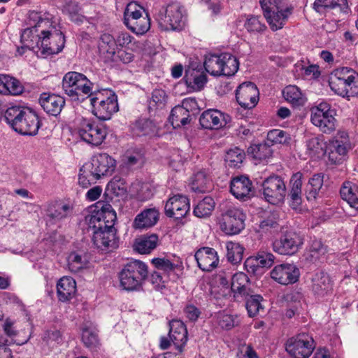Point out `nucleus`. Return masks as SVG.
I'll return each mask as SVG.
<instances>
[{"mask_svg":"<svg viewBox=\"0 0 358 358\" xmlns=\"http://www.w3.org/2000/svg\"><path fill=\"white\" fill-rule=\"evenodd\" d=\"M303 245L302 238L296 233L289 231L282 234L272 243L274 252L281 255H293Z\"/></svg>","mask_w":358,"mask_h":358,"instance_id":"obj_15","label":"nucleus"},{"mask_svg":"<svg viewBox=\"0 0 358 358\" xmlns=\"http://www.w3.org/2000/svg\"><path fill=\"white\" fill-rule=\"evenodd\" d=\"M82 341L84 345L90 348L96 347L99 342L97 334L87 328L83 330Z\"/></svg>","mask_w":358,"mask_h":358,"instance_id":"obj_60","label":"nucleus"},{"mask_svg":"<svg viewBox=\"0 0 358 358\" xmlns=\"http://www.w3.org/2000/svg\"><path fill=\"white\" fill-rule=\"evenodd\" d=\"M147 265L139 260H134L124 266L118 273L120 287L127 291L138 289L148 277Z\"/></svg>","mask_w":358,"mask_h":358,"instance_id":"obj_6","label":"nucleus"},{"mask_svg":"<svg viewBox=\"0 0 358 358\" xmlns=\"http://www.w3.org/2000/svg\"><path fill=\"white\" fill-rule=\"evenodd\" d=\"M263 194L267 202L278 205L284 201L287 189L283 179L276 175L266 178L262 184Z\"/></svg>","mask_w":358,"mask_h":358,"instance_id":"obj_14","label":"nucleus"},{"mask_svg":"<svg viewBox=\"0 0 358 358\" xmlns=\"http://www.w3.org/2000/svg\"><path fill=\"white\" fill-rule=\"evenodd\" d=\"M259 3L273 31L282 29L292 11L291 8L284 6L278 0H260Z\"/></svg>","mask_w":358,"mask_h":358,"instance_id":"obj_8","label":"nucleus"},{"mask_svg":"<svg viewBox=\"0 0 358 358\" xmlns=\"http://www.w3.org/2000/svg\"><path fill=\"white\" fill-rule=\"evenodd\" d=\"M285 99L294 106H303L305 103V98L300 89L296 85L287 86L282 90Z\"/></svg>","mask_w":358,"mask_h":358,"instance_id":"obj_40","label":"nucleus"},{"mask_svg":"<svg viewBox=\"0 0 358 358\" xmlns=\"http://www.w3.org/2000/svg\"><path fill=\"white\" fill-rule=\"evenodd\" d=\"M327 252V247L320 240H313L309 248V257L311 261H317Z\"/></svg>","mask_w":358,"mask_h":358,"instance_id":"obj_58","label":"nucleus"},{"mask_svg":"<svg viewBox=\"0 0 358 358\" xmlns=\"http://www.w3.org/2000/svg\"><path fill=\"white\" fill-rule=\"evenodd\" d=\"M231 120L229 115L218 110H205L199 117L201 126L207 129H218L225 127Z\"/></svg>","mask_w":358,"mask_h":358,"instance_id":"obj_21","label":"nucleus"},{"mask_svg":"<svg viewBox=\"0 0 358 358\" xmlns=\"http://www.w3.org/2000/svg\"><path fill=\"white\" fill-rule=\"evenodd\" d=\"M231 289L234 299L238 301L247 298L250 293H252L250 288L249 278L243 272L236 273L232 276Z\"/></svg>","mask_w":358,"mask_h":358,"instance_id":"obj_26","label":"nucleus"},{"mask_svg":"<svg viewBox=\"0 0 358 358\" xmlns=\"http://www.w3.org/2000/svg\"><path fill=\"white\" fill-rule=\"evenodd\" d=\"M194 259L200 269L203 271H210L216 268L219 263L217 252L214 248L203 247L199 249L194 255Z\"/></svg>","mask_w":358,"mask_h":358,"instance_id":"obj_24","label":"nucleus"},{"mask_svg":"<svg viewBox=\"0 0 358 358\" xmlns=\"http://www.w3.org/2000/svg\"><path fill=\"white\" fill-rule=\"evenodd\" d=\"M169 337L178 352H182L187 341L186 326L181 320H173L169 322Z\"/></svg>","mask_w":358,"mask_h":358,"instance_id":"obj_25","label":"nucleus"},{"mask_svg":"<svg viewBox=\"0 0 358 358\" xmlns=\"http://www.w3.org/2000/svg\"><path fill=\"white\" fill-rule=\"evenodd\" d=\"M76 292V283L73 278L64 276L57 284V294L60 301L71 300Z\"/></svg>","mask_w":358,"mask_h":358,"instance_id":"obj_30","label":"nucleus"},{"mask_svg":"<svg viewBox=\"0 0 358 358\" xmlns=\"http://www.w3.org/2000/svg\"><path fill=\"white\" fill-rule=\"evenodd\" d=\"M313 7L317 11H320L321 8L326 9H338L345 11L347 8L346 0H315Z\"/></svg>","mask_w":358,"mask_h":358,"instance_id":"obj_52","label":"nucleus"},{"mask_svg":"<svg viewBox=\"0 0 358 358\" xmlns=\"http://www.w3.org/2000/svg\"><path fill=\"white\" fill-rule=\"evenodd\" d=\"M45 220L47 225L55 224L66 218L71 213L69 205L61 201H50L45 205Z\"/></svg>","mask_w":358,"mask_h":358,"instance_id":"obj_22","label":"nucleus"},{"mask_svg":"<svg viewBox=\"0 0 358 358\" xmlns=\"http://www.w3.org/2000/svg\"><path fill=\"white\" fill-rule=\"evenodd\" d=\"M41 34L34 27L25 29L21 34L20 43L28 48L29 50L35 52L39 55Z\"/></svg>","mask_w":358,"mask_h":358,"instance_id":"obj_31","label":"nucleus"},{"mask_svg":"<svg viewBox=\"0 0 358 358\" xmlns=\"http://www.w3.org/2000/svg\"><path fill=\"white\" fill-rule=\"evenodd\" d=\"M331 151L329 153V159L334 164H338L342 160L348 150L350 148V145L334 144L331 143Z\"/></svg>","mask_w":358,"mask_h":358,"instance_id":"obj_56","label":"nucleus"},{"mask_svg":"<svg viewBox=\"0 0 358 358\" xmlns=\"http://www.w3.org/2000/svg\"><path fill=\"white\" fill-rule=\"evenodd\" d=\"M165 276L162 272L155 271L151 273L149 282L155 289L157 291L162 290L166 287V280L164 279Z\"/></svg>","mask_w":358,"mask_h":358,"instance_id":"obj_62","label":"nucleus"},{"mask_svg":"<svg viewBox=\"0 0 358 358\" xmlns=\"http://www.w3.org/2000/svg\"><path fill=\"white\" fill-rule=\"evenodd\" d=\"M222 73L221 76H234L239 68V62L237 58L230 53H222Z\"/></svg>","mask_w":358,"mask_h":358,"instance_id":"obj_36","label":"nucleus"},{"mask_svg":"<svg viewBox=\"0 0 358 358\" xmlns=\"http://www.w3.org/2000/svg\"><path fill=\"white\" fill-rule=\"evenodd\" d=\"M215 205V201L211 196H206L194 208V214L198 217L208 216L214 210Z\"/></svg>","mask_w":358,"mask_h":358,"instance_id":"obj_50","label":"nucleus"},{"mask_svg":"<svg viewBox=\"0 0 358 358\" xmlns=\"http://www.w3.org/2000/svg\"><path fill=\"white\" fill-rule=\"evenodd\" d=\"M115 160L107 153L94 155L90 162L85 163L80 169L78 184L87 188L102 176L110 175L115 168Z\"/></svg>","mask_w":358,"mask_h":358,"instance_id":"obj_3","label":"nucleus"},{"mask_svg":"<svg viewBox=\"0 0 358 358\" xmlns=\"http://www.w3.org/2000/svg\"><path fill=\"white\" fill-rule=\"evenodd\" d=\"M243 300H245V308L250 317H255L261 310L264 311V307L262 304L263 297L261 295L250 293L247 298H243Z\"/></svg>","mask_w":358,"mask_h":358,"instance_id":"obj_41","label":"nucleus"},{"mask_svg":"<svg viewBox=\"0 0 358 358\" xmlns=\"http://www.w3.org/2000/svg\"><path fill=\"white\" fill-rule=\"evenodd\" d=\"M210 180L208 178L204 171H199L194 174L192 188L198 192H205L210 189Z\"/></svg>","mask_w":358,"mask_h":358,"instance_id":"obj_51","label":"nucleus"},{"mask_svg":"<svg viewBox=\"0 0 358 358\" xmlns=\"http://www.w3.org/2000/svg\"><path fill=\"white\" fill-rule=\"evenodd\" d=\"M133 135L136 136H152L156 133V125L147 118H140L131 125Z\"/></svg>","mask_w":358,"mask_h":358,"instance_id":"obj_32","label":"nucleus"},{"mask_svg":"<svg viewBox=\"0 0 358 358\" xmlns=\"http://www.w3.org/2000/svg\"><path fill=\"white\" fill-rule=\"evenodd\" d=\"M39 103L48 114L57 116L64 106L65 100L59 95L43 93L39 98Z\"/></svg>","mask_w":358,"mask_h":358,"instance_id":"obj_27","label":"nucleus"},{"mask_svg":"<svg viewBox=\"0 0 358 358\" xmlns=\"http://www.w3.org/2000/svg\"><path fill=\"white\" fill-rule=\"evenodd\" d=\"M244 267L248 273L253 275H257L262 272V268L256 256L247 258L244 263Z\"/></svg>","mask_w":358,"mask_h":358,"instance_id":"obj_64","label":"nucleus"},{"mask_svg":"<svg viewBox=\"0 0 358 358\" xmlns=\"http://www.w3.org/2000/svg\"><path fill=\"white\" fill-rule=\"evenodd\" d=\"M236 98L238 104L245 109H251L258 103L259 90L252 82L241 84L236 90Z\"/></svg>","mask_w":358,"mask_h":358,"instance_id":"obj_20","label":"nucleus"},{"mask_svg":"<svg viewBox=\"0 0 358 358\" xmlns=\"http://www.w3.org/2000/svg\"><path fill=\"white\" fill-rule=\"evenodd\" d=\"M256 257L262 269L271 267L275 261V256L271 252L264 250L259 251Z\"/></svg>","mask_w":358,"mask_h":358,"instance_id":"obj_61","label":"nucleus"},{"mask_svg":"<svg viewBox=\"0 0 358 358\" xmlns=\"http://www.w3.org/2000/svg\"><path fill=\"white\" fill-rule=\"evenodd\" d=\"M116 47L130 48L132 50L138 47V42L135 38L126 31L119 32L115 36Z\"/></svg>","mask_w":358,"mask_h":358,"instance_id":"obj_54","label":"nucleus"},{"mask_svg":"<svg viewBox=\"0 0 358 358\" xmlns=\"http://www.w3.org/2000/svg\"><path fill=\"white\" fill-rule=\"evenodd\" d=\"M29 24L31 27L38 29L39 27H43L49 24L48 19L43 18L41 13L35 10L31 11L29 14Z\"/></svg>","mask_w":358,"mask_h":358,"instance_id":"obj_63","label":"nucleus"},{"mask_svg":"<svg viewBox=\"0 0 358 358\" xmlns=\"http://www.w3.org/2000/svg\"><path fill=\"white\" fill-rule=\"evenodd\" d=\"M331 90L336 94L348 98L358 95V73L351 68L335 69L329 81Z\"/></svg>","mask_w":358,"mask_h":358,"instance_id":"obj_4","label":"nucleus"},{"mask_svg":"<svg viewBox=\"0 0 358 358\" xmlns=\"http://www.w3.org/2000/svg\"><path fill=\"white\" fill-rule=\"evenodd\" d=\"M78 134L87 144L99 146L106 139L108 131L106 127L103 124L83 119L78 127Z\"/></svg>","mask_w":358,"mask_h":358,"instance_id":"obj_11","label":"nucleus"},{"mask_svg":"<svg viewBox=\"0 0 358 358\" xmlns=\"http://www.w3.org/2000/svg\"><path fill=\"white\" fill-rule=\"evenodd\" d=\"M309 287L315 298L324 299L333 294L334 282L327 273L318 271L312 275Z\"/></svg>","mask_w":358,"mask_h":358,"instance_id":"obj_17","label":"nucleus"},{"mask_svg":"<svg viewBox=\"0 0 358 358\" xmlns=\"http://www.w3.org/2000/svg\"><path fill=\"white\" fill-rule=\"evenodd\" d=\"M116 49L115 37L108 33H103L100 36L99 41L100 52L107 53L112 56L115 54Z\"/></svg>","mask_w":358,"mask_h":358,"instance_id":"obj_48","label":"nucleus"},{"mask_svg":"<svg viewBox=\"0 0 358 358\" xmlns=\"http://www.w3.org/2000/svg\"><path fill=\"white\" fill-rule=\"evenodd\" d=\"M151 262L157 270V271H162L164 275H166V278H168L169 274L177 268L176 264L164 257L154 258L152 259Z\"/></svg>","mask_w":358,"mask_h":358,"instance_id":"obj_53","label":"nucleus"},{"mask_svg":"<svg viewBox=\"0 0 358 358\" xmlns=\"http://www.w3.org/2000/svg\"><path fill=\"white\" fill-rule=\"evenodd\" d=\"M62 13L69 16V19L77 24L83 23L85 16L80 13V7L76 1L66 2L62 8Z\"/></svg>","mask_w":358,"mask_h":358,"instance_id":"obj_45","label":"nucleus"},{"mask_svg":"<svg viewBox=\"0 0 358 358\" xmlns=\"http://www.w3.org/2000/svg\"><path fill=\"white\" fill-rule=\"evenodd\" d=\"M116 213L110 203L98 201L95 209L85 217L88 231H92L93 244L107 252L118 247L117 230L114 227Z\"/></svg>","mask_w":358,"mask_h":358,"instance_id":"obj_1","label":"nucleus"},{"mask_svg":"<svg viewBox=\"0 0 358 358\" xmlns=\"http://www.w3.org/2000/svg\"><path fill=\"white\" fill-rule=\"evenodd\" d=\"M159 217V213L157 208L144 209L134 218L133 227L136 229L150 228L157 224Z\"/></svg>","mask_w":358,"mask_h":358,"instance_id":"obj_28","label":"nucleus"},{"mask_svg":"<svg viewBox=\"0 0 358 358\" xmlns=\"http://www.w3.org/2000/svg\"><path fill=\"white\" fill-rule=\"evenodd\" d=\"M267 140L273 143L287 144L291 140L290 135L280 129H273L268 132Z\"/></svg>","mask_w":358,"mask_h":358,"instance_id":"obj_57","label":"nucleus"},{"mask_svg":"<svg viewBox=\"0 0 358 358\" xmlns=\"http://www.w3.org/2000/svg\"><path fill=\"white\" fill-rule=\"evenodd\" d=\"M158 236L155 234L143 235L136 239L134 248L138 253L149 254L157 245Z\"/></svg>","mask_w":358,"mask_h":358,"instance_id":"obj_33","label":"nucleus"},{"mask_svg":"<svg viewBox=\"0 0 358 358\" xmlns=\"http://www.w3.org/2000/svg\"><path fill=\"white\" fill-rule=\"evenodd\" d=\"M323 185V175L317 173L310 178L306 187V196L308 201L315 200Z\"/></svg>","mask_w":358,"mask_h":358,"instance_id":"obj_39","label":"nucleus"},{"mask_svg":"<svg viewBox=\"0 0 358 358\" xmlns=\"http://www.w3.org/2000/svg\"><path fill=\"white\" fill-rule=\"evenodd\" d=\"M23 91L24 86L19 80L10 75L0 74V94L16 96Z\"/></svg>","mask_w":358,"mask_h":358,"instance_id":"obj_29","label":"nucleus"},{"mask_svg":"<svg viewBox=\"0 0 358 358\" xmlns=\"http://www.w3.org/2000/svg\"><path fill=\"white\" fill-rule=\"evenodd\" d=\"M88 262L85 257L76 252L70 254L68 260L69 270L73 273H78L86 267Z\"/></svg>","mask_w":358,"mask_h":358,"instance_id":"obj_55","label":"nucleus"},{"mask_svg":"<svg viewBox=\"0 0 358 358\" xmlns=\"http://www.w3.org/2000/svg\"><path fill=\"white\" fill-rule=\"evenodd\" d=\"M221 60V54L206 56L203 64L206 72L214 76H220L222 73Z\"/></svg>","mask_w":358,"mask_h":358,"instance_id":"obj_44","label":"nucleus"},{"mask_svg":"<svg viewBox=\"0 0 358 358\" xmlns=\"http://www.w3.org/2000/svg\"><path fill=\"white\" fill-rule=\"evenodd\" d=\"M336 110L327 102H321L310 110V121L324 134H331L337 127Z\"/></svg>","mask_w":358,"mask_h":358,"instance_id":"obj_10","label":"nucleus"},{"mask_svg":"<svg viewBox=\"0 0 358 358\" xmlns=\"http://www.w3.org/2000/svg\"><path fill=\"white\" fill-rule=\"evenodd\" d=\"M145 10L136 2L131 1L129 3L124 11V24L127 27L134 22L136 19L144 15Z\"/></svg>","mask_w":358,"mask_h":358,"instance_id":"obj_38","label":"nucleus"},{"mask_svg":"<svg viewBox=\"0 0 358 358\" xmlns=\"http://www.w3.org/2000/svg\"><path fill=\"white\" fill-rule=\"evenodd\" d=\"M231 193L238 199L245 201L254 194V187L251 180L246 176L234 177L230 184Z\"/></svg>","mask_w":358,"mask_h":358,"instance_id":"obj_23","label":"nucleus"},{"mask_svg":"<svg viewBox=\"0 0 358 358\" xmlns=\"http://www.w3.org/2000/svg\"><path fill=\"white\" fill-rule=\"evenodd\" d=\"M155 20L163 31H180L185 21L183 8L178 3H170L155 14Z\"/></svg>","mask_w":358,"mask_h":358,"instance_id":"obj_7","label":"nucleus"},{"mask_svg":"<svg viewBox=\"0 0 358 358\" xmlns=\"http://www.w3.org/2000/svg\"><path fill=\"white\" fill-rule=\"evenodd\" d=\"M248 152L254 159L262 161L270 158L272 156L273 150L271 145L265 143L251 145L248 148Z\"/></svg>","mask_w":358,"mask_h":358,"instance_id":"obj_46","label":"nucleus"},{"mask_svg":"<svg viewBox=\"0 0 358 358\" xmlns=\"http://www.w3.org/2000/svg\"><path fill=\"white\" fill-rule=\"evenodd\" d=\"M127 27L137 35L145 34L150 28V20L148 13H144L138 19L127 25Z\"/></svg>","mask_w":358,"mask_h":358,"instance_id":"obj_49","label":"nucleus"},{"mask_svg":"<svg viewBox=\"0 0 358 358\" xmlns=\"http://www.w3.org/2000/svg\"><path fill=\"white\" fill-rule=\"evenodd\" d=\"M300 276L299 268L294 264H281L271 271V277L277 282L287 285L296 282Z\"/></svg>","mask_w":358,"mask_h":358,"instance_id":"obj_18","label":"nucleus"},{"mask_svg":"<svg viewBox=\"0 0 358 358\" xmlns=\"http://www.w3.org/2000/svg\"><path fill=\"white\" fill-rule=\"evenodd\" d=\"M245 154L243 150L235 147L227 151L224 160L227 166L231 168H240Z\"/></svg>","mask_w":358,"mask_h":358,"instance_id":"obj_42","label":"nucleus"},{"mask_svg":"<svg viewBox=\"0 0 358 358\" xmlns=\"http://www.w3.org/2000/svg\"><path fill=\"white\" fill-rule=\"evenodd\" d=\"M189 117L190 115L178 105L171 110L169 122L174 128H178L189 124Z\"/></svg>","mask_w":358,"mask_h":358,"instance_id":"obj_37","label":"nucleus"},{"mask_svg":"<svg viewBox=\"0 0 358 358\" xmlns=\"http://www.w3.org/2000/svg\"><path fill=\"white\" fill-rule=\"evenodd\" d=\"M303 174L297 172L292 176L290 179V192L289 196L292 205L297 206L301 203V187H302Z\"/></svg>","mask_w":358,"mask_h":358,"instance_id":"obj_35","label":"nucleus"},{"mask_svg":"<svg viewBox=\"0 0 358 358\" xmlns=\"http://www.w3.org/2000/svg\"><path fill=\"white\" fill-rule=\"evenodd\" d=\"M166 99V92L163 90H153L152 97L149 101V108H162L165 105Z\"/></svg>","mask_w":358,"mask_h":358,"instance_id":"obj_59","label":"nucleus"},{"mask_svg":"<svg viewBox=\"0 0 358 358\" xmlns=\"http://www.w3.org/2000/svg\"><path fill=\"white\" fill-rule=\"evenodd\" d=\"M93 113L99 119L107 120L118 111L117 96L110 89L95 90L90 94Z\"/></svg>","mask_w":358,"mask_h":358,"instance_id":"obj_5","label":"nucleus"},{"mask_svg":"<svg viewBox=\"0 0 358 358\" xmlns=\"http://www.w3.org/2000/svg\"><path fill=\"white\" fill-rule=\"evenodd\" d=\"M6 122L16 132L24 136H35L41 127L37 113L29 108L13 106L4 112Z\"/></svg>","mask_w":358,"mask_h":358,"instance_id":"obj_2","label":"nucleus"},{"mask_svg":"<svg viewBox=\"0 0 358 358\" xmlns=\"http://www.w3.org/2000/svg\"><path fill=\"white\" fill-rule=\"evenodd\" d=\"M245 218L241 209L230 208L222 214L220 228L227 234H238L245 228Z\"/></svg>","mask_w":358,"mask_h":358,"instance_id":"obj_16","label":"nucleus"},{"mask_svg":"<svg viewBox=\"0 0 358 358\" xmlns=\"http://www.w3.org/2000/svg\"><path fill=\"white\" fill-rule=\"evenodd\" d=\"M244 27L250 34H260L266 30V25L261 16L249 15L244 23Z\"/></svg>","mask_w":358,"mask_h":358,"instance_id":"obj_43","label":"nucleus"},{"mask_svg":"<svg viewBox=\"0 0 358 358\" xmlns=\"http://www.w3.org/2000/svg\"><path fill=\"white\" fill-rule=\"evenodd\" d=\"M39 56L47 57L60 52L65 44L64 35L55 28L41 31Z\"/></svg>","mask_w":358,"mask_h":358,"instance_id":"obj_12","label":"nucleus"},{"mask_svg":"<svg viewBox=\"0 0 358 358\" xmlns=\"http://www.w3.org/2000/svg\"><path fill=\"white\" fill-rule=\"evenodd\" d=\"M315 348L313 337L307 333H300L289 338L285 349L292 358H309Z\"/></svg>","mask_w":358,"mask_h":358,"instance_id":"obj_13","label":"nucleus"},{"mask_svg":"<svg viewBox=\"0 0 358 358\" xmlns=\"http://www.w3.org/2000/svg\"><path fill=\"white\" fill-rule=\"evenodd\" d=\"M227 258L232 264H239L243 257L244 248L238 243H227Z\"/></svg>","mask_w":358,"mask_h":358,"instance_id":"obj_47","label":"nucleus"},{"mask_svg":"<svg viewBox=\"0 0 358 358\" xmlns=\"http://www.w3.org/2000/svg\"><path fill=\"white\" fill-rule=\"evenodd\" d=\"M341 196L350 207L358 210V187L352 182L346 181L340 190Z\"/></svg>","mask_w":358,"mask_h":358,"instance_id":"obj_34","label":"nucleus"},{"mask_svg":"<svg viewBox=\"0 0 358 358\" xmlns=\"http://www.w3.org/2000/svg\"><path fill=\"white\" fill-rule=\"evenodd\" d=\"M190 210L189 199L182 194H175L170 197L164 206L165 215L176 220L184 217Z\"/></svg>","mask_w":358,"mask_h":358,"instance_id":"obj_19","label":"nucleus"},{"mask_svg":"<svg viewBox=\"0 0 358 358\" xmlns=\"http://www.w3.org/2000/svg\"><path fill=\"white\" fill-rule=\"evenodd\" d=\"M62 88L70 97L78 99V96L88 95L93 92L94 83L84 74L70 71L66 73L62 80Z\"/></svg>","mask_w":358,"mask_h":358,"instance_id":"obj_9","label":"nucleus"}]
</instances>
